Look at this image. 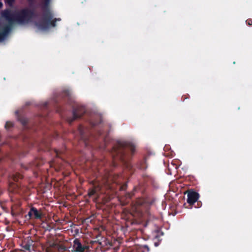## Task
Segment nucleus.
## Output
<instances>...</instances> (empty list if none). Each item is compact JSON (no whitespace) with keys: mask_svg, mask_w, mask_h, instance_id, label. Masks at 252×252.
<instances>
[{"mask_svg":"<svg viewBox=\"0 0 252 252\" xmlns=\"http://www.w3.org/2000/svg\"><path fill=\"white\" fill-rule=\"evenodd\" d=\"M0 15L10 24L17 23L21 25L29 23L33 18L37 16L34 8H23L17 12H13L10 9L1 11Z\"/></svg>","mask_w":252,"mask_h":252,"instance_id":"nucleus-1","label":"nucleus"},{"mask_svg":"<svg viewBox=\"0 0 252 252\" xmlns=\"http://www.w3.org/2000/svg\"><path fill=\"white\" fill-rule=\"evenodd\" d=\"M135 152V146L131 143L127 142H118L113 148V156L125 162L127 158L131 156Z\"/></svg>","mask_w":252,"mask_h":252,"instance_id":"nucleus-2","label":"nucleus"},{"mask_svg":"<svg viewBox=\"0 0 252 252\" xmlns=\"http://www.w3.org/2000/svg\"><path fill=\"white\" fill-rule=\"evenodd\" d=\"M52 17L49 22H47L45 20L44 17H42L41 20L36 23V26L40 30H47L51 27H55L56 26V22L58 21H60V18H54V15L52 12Z\"/></svg>","mask_w":252,"mask_h":252,"instance_id":"nucleus-3","label":"nucleus"},{"mask_svg":"<svg viewBox=\"0 0 252 252\" xmlns=\"http://www.w3.org/2000/svg\"><path fill=\"white\" fill-rule=\"evenodd\" d=\"M85 112L86 108L84 106L76 105L73 109L72 117L68 118L67 121L69 124H71L75 120L81 118Z\"/></svg>","mask_w":252,"mask_h":252,"instance_id":"nucleus-4","label":"nucleus"},{"mask_svg":"<svg viewBox=\"0 0 252 252\" xmlns=\"http://www.w3.org/2000/svg\"><path fill=\"white\" fill-rule=\"evenodd\" d=\"M155 201V199L153 197L147 196L138 200L137 203L145 209V212L148 215L151 216L149 208L150 206L153 204Z\"/></svg>","mask_w":252,"mask_h":252,"instance_id":"nucleus-5","label":"nucleus"},{"mask_svg":"<svg viewBox=\"0 0 252 252\" xmlns=\"http://www.w3.org/2000/svg\"><path fill=\"white\" fill-rule=\"evenodd\" d=\"M89 246L87 245H83L78 238L73 241V249L74 252H87L89 251Z\"/></svg>","mask_w":252,"mask_h":252,"instance_id":"nucleus-6","label":"nucleus"},{"mask_svg":"<svg viewBox=\"0 0 252 252\" xmlns=\"http://www.w3.org/2000/svg\"><path fill=\"white\" fill-rule=\"evenodd\" d=\"M50 0H45L44 5L42 9L43 11L42 17H44V19L47 22H49L52 17V11L50 9L49 4Z\"/></svg>","mask_w":252,"mask_h":252,"instance_id":"nucleus-7","label":"nucleus"},{"mask_svg":"<svg viewBox=\"0 0 252 252\" xmlns=\"http://www.w3.org/2000/svg\"><path fill=\"white\" fill-rule=\"evenodd\" d=\"M186 193L188 197L187 201L190 205L194 204L199 197V193L192 190H188Z\"/></svg>","mask_w":252,"mask_h":252,"instance_id":"nucleus-8","label":"nucleus"},{"mask_svg":"<svg viewBox=\"0 0 252 252\" xmlns=\"http://www.w3.org/2000/svg\"><path fill=\"white\" fill-rule=\"evenodd\" d=\"M34 241L31 238L28 237L22 242L21 246L25 252H31L33 250Z\"/></svg>","mask_w":252,"mask_h":252,"instance_id":"nucleus-9","label":"nucleus"},{"mask_svg":"<svg viewBox=\"0 0 252 252\" xmlns=\"http://www.w3.org/2000/svg\"><path fill=\"white\" fill-rule=\"evenodd\" d=\"M28 215L31 218L35 219H41L42 217V213L41 210H37L35 207H32L31 208Z\"/></svg>","mask_w":252,"mask_h":252,"instance_id":"nucleus-10","label":"nucleus"},{"mask_svg":"<svg viewBox=\"0 0 252 252\" xmlns=\"http://www.w3.org/2000/svg\"><path fill=\"white\" fill-rule=\"evenodd\" d=\"M8 25L4 26L1 32H0V41L3 40L11 30V28L13 24H10L8 22Z\"/></svg>","mask_w":252,"mask_h":252,"instance_id":"nucleus-11","label":"nucleus"},{"mask_svg":"<svg viewBox=\"0 0 252 252\" xmlns=\"http://www.w3.org/2000/svg\"><path fill=\"white\" fill-rule=\"evenodd\" d=\"M78 133L81 140H83L85 143L89 141L88 136L86 134L87 129L82 125H80L78 128Z\"/></svg>","mask_w":252,"mask_h":252,"instance_id":"nucleus-12","label":"nucleus"},{"mask_svg":"<svg viewBox=\"0 0 252 252\" xmlns=\"http://www.w3.org/2000/svg\"><path fill=\"white\" fill-rule=\"evenodd\" d=\"M147 164L146 159H144L143 160L141 161L137 165V167L141 170H145L147 168Z\"/></svg>","mask_w":252,"mask_h":252,"instance_id":"nucleus-13","label":"nucleus"},{"mask_svg":"<svg viewBox=\"0 0 252 252\" xmlns=\"http://www.w3.org/2000/svg\"><path fill=\"white\" fill-rule=\"evenodd\" d=\"M23 176L19 173H15L12 175V179L14 182H18L23 178Z\"/></svg>","mask_w":252,"mask_h":252,"instance_id":"nucleus-14","label":"nucleus"},{"mask_svg":"<svg viewBox=\"0 0 252 252\" xmlns=\"http://www.w3.org/2000/svg\"><path fill=\"white\" fill-rule=\"evenodd\" d=\"M18 121L24 126H26V125L28 123V119L26 117L24 116H19L18 117Z\"/></svg>","mask_w":252,"mask_h":252,"instance_id":"nucleus-15","label":"nucleus"},{"mask_svg":"<svg viewBox=\"0 0 252 252\" xmlns=\"http://www.w3.org/2000/svg\"><path fill=\"white\" fill-rule=\"evenodd\" d=\"M5 3L10 7H12L15 2V0H4Z\"/></svg>","mask_w":252,"mask_h":252,"instance_id":"nucleus-16","label":"nucleus"},{"mask_svg":"<svg viewBox=\"0 0 252 252\" xmlns=\"http://www.w3.org/2000/svg\"><path fill=\"white\" fill-rule=\"evenodd\" d=\"M13 126V124L11 122L7 121L5 125V128L7 129H9Z\"/></svg>","mask_w":252,"mask_h":252,"instance_id":"nucleus-17","label":"nucleus"},{"mask_svg":"<svg viewBox=\"0 0 252 252\" xmlns=\"http://www.w3.org/2000/svg\"><path fill=\"white\" fill-rule=\"evenodd\" d=\"M63 95L69 99L70 98V92L68 91L65 90L63 92Z\"/></svg>","mask_w":252,"mask_h":252,"instance_id":"nucleus-18","label":"nucleus"},{"mask_svg":"<svg viewBox=\"0 0 252 252\" xmlns=\"http://www.w3.org/2000/svg\"><path fill=\"white\" fill-rule=\"evenodd\" d=\"M95 192L96 191L94 189H90L88 192V195L89 196H93L95 193Z\"/></svg>","mask_w":252,"mask_h":252,"instance_id":"nucleus-19","label":"nucleus"},{"mask_svg":"<svg viewBox=\"0 0 252 252\" xmlns=\"http://www.w3.org/2000/svg\"><path fill=\"white\" fill-rule=\"evenodd\" d=\"M28 1L30 7L33 8L35 3V0H28Z\"/></svg>","mask_w":252,"mask_h":252,"instance_id":"nucleus-20","label":"nucleus"},{"mask_svg":"<svg viewBox=\"0 0 252 252\" xmlns=\"http://www.w3.org/2000/svg\"><path fill=\"white\" fill-rule=\"evenodd\" d=\"M247 24H248L249 26H252V19H249L246 20V21Z\"/></svg>","mask_w":252,"mask_h":252,"instance_id":"nucleus-21","label":"nucleus"},{"mask_svg":"<svg viewBox=\"0 0 252 252\" xmlns=\"http://www.w3.org/2000/svg\"><path fill=\"white\" fill-rule=\"evenodd\" d=\"M197 208H199L201 206V202H200V201L197 202Z\"/></svg>","mask_w":252,"mask_h":252,"instance_id":"nucleus-22","label":"nucleus"},{"mask_svg":"<svg viewBox=\"0 0 252 252\" xmlns=\"http://www.w3.org/2000/svg\"><path fill=\"white\" fill-rule=\"evenodd\" d=\"M126 185L121 187V189H122V190L125 189V188H126Z\"/></svg>","mask_w":252,"mask_h":252,"instance_id":"nucleus-23","label":"nucleus"},{"mask_svg":"<svg viewBox=\"0 0 252 252\" xmlns=\"http://www.w3.org/2000/svg\"><path fill=\"white\" fill-rule=\"evenodd\" d=\"M3 6V4L1 2H0V9Z\"/></svg>","mask_w":252,"mask_h":252,"instance_id":"nucleus-24","label":"nucleus"},{"mask_svg":"<svg viewBox=\"0 0 252 252\" xmlns=\"http://www.w3.org/2000/svg\"><path fill=\"white\" fill-rule=\"evenodd\" d=\"M92 125H93V126H95V124H93Z\"/></svg>","mask_w":252,"mask_h":252,"instance_id":"nucleus-25","label":"nucleus"},{"mask_svg":"<svg viewBox=\"0 0 252 252\" xmlns=\"http://www.w3.org/2000/svg\"><path fill=\"white\" fill-rule=\"evenodd\" d=\"M99 134L100 135H101V132H99Z\"/></svg>","mask_w":252,"mask_h":252,"instance_id":"nucleus-26","label":"nucleus"},{"mask_svg":"<svg viewBox=\"0 0 252 252\" xmlns=\"http://www.w3.org/2000/svg\"><path fill=\"white\" fill-rule=\"evenodd\" d=\"M56 154H57V155H58V154H59L57 152H56Z\"/></svg>","mask_w":252,"mask_h":252,"instance_id":"nucleus-27","label":"nucleus"}]
</instances>
